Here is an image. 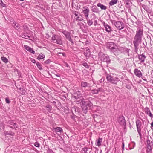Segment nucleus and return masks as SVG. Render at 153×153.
<instances>
[{
  "instance_id": "obj_36",
  "label": "nucleus",
  "mask_w": 153,
  "mask_h": 153,
  "mask_svg": "<svg viewBox=\"0 0 153 153\" xmlns=\"http://www.w3.org/2000/svg\"><path fill=\"white\" fill-rule=\"evenodd\" d=\"M5 101L6 103H7L9 104L10 103V101L8 98H5Z\"/></svg>"
},
{
  "instance_id": "obj_45",
  "label": "nucleus",
  "mask_w": 153,
  "mask_h": 153,
  "mask_svg": "<svg viewBox=\"0 0 153 153\" xmlns=\"http://www.w3.org/2000/svg\"><path fill=\"white\" fill-rule=\"evenodd\" d=\"M46 38H48L49 37V35L48 34H46Z\"/></svg>"
},
{
  "instance_id": "obj_5",
  "label": "nucleus",
  "mask_w": 153,
  "mask_h": 153,
  "mask_svg": "<svg viewBox=\"0 0 153 153\" xmlns=\"http://www.w3.org/2000/svg\"><path fill=\"white\" fill-rule=\"evenodd\" d=\"M99 56L101 61L106 62L107 63H109L110 62V59L107 55L100 53Z\"/></svg>"
},
{
  "instance_id": "obj_6",
  "label": "nucleus",
  "mask_w": 153,
  "mask_h": 153,
  "mask_svg": "<svg viewBox=\"0 0 153 153\" xmlns=\"http://www.w3.org/2000/svg\"><path fill=\"white\" fill-rule=\"evenodd\" d=\"M114 25L119 30L123 29L125 27L124 23L120 21L115 22Z\"/></svg>"
},
{
  "instance_id": "obj_14",
  "label": "nucleus",
  "mask_w": 153,
  "mask_h": 153,
  "mask_svg": "<svg viewBox=\"0 0 153 153\" xmlns=\"http://www.w3.org/2000/svg\"><path fill=\"white\" fill-rule=\"evenodd\" d=\"M84 53L86 57H88L90 55V51L88 48H85L84 49Z\"/></svg>"
},
{
  "instance_id": "obj_48",
  "label": "nucleus",
  "mask_w": 153,
  "mask_h": 153,
  "mask_svg": "<svg viewBox=\"0 0 153 153\" xmlns=\"http://www.w3.org/2000/svg\"><path fill=\"white\" fill-rule=\"evenodd\" d=\"M122 145H123V148H124V143L123 142L122 143Z\"/></svg>"
},
{
  "instance_id": "obj_40",
  "label": "nucleus",
  "mask_w": 153,
  "mask_h": 153,
  "mask_svg": "<svg viewBox=\"0 0 153 153\" xmlns=\"http://www.w3.org/2000/svg\"><path fill=\"white\" fill-rule=\"evenodd\" d=\"M50 62H51V61L50 60V59H48L46 60V61H45V62L46 64H48L49 63H50Z\"/></svg>"
},
{
  "instance_id": "obj_43",
  "label": "nucleus",
  "mask_w": 153,
  "mask_h": 153,
  "mask_svg": "<svg viewBox=\"0 0 153 153\" xmlns=\"http://www.w3.org/2000/svg\"><path fill=\"white\" fill-rule=\"evenodd\" d=\"M74 14L76 17H77L78 16V14H77L76 12H75L74 13Z\"/></svg>"
},
{
  "instance_id": "obj_11",
  "label": "nucleus",
  "mask_w": 153,
  "mask_h": 153,
  "mask_svg": "<svg viewBox=\"0 0 153 153\" xmlns=\"http://www.w3.org/2000/svg\"><path fill=\"white\" fill-rule=\"evenodd\" d=\"M135 74L139 77H141L142 76L141 72L137 69H135L134 71Z\"/></svg>"
},
{
  "instance_id": "obj_51",
  "label": "nucleus",
  "mask_w": 153,
  "mask_h": 153,
  "mask_svg": "<svg viewBox=\"0 0 153 153\" xmlns=\"http://www.w3.org/2000/svg\"><path fill=\"white\" fill-rule=\"evenodd\" d=\"M133 143H134V145H135V143L134 142H133Z\"/></svg>"
},
{
  "instance_id": "obj_39",
  "label": "nucleus",
  "mask_w": 153,
  "mask_h": 153,
  "mask_svg": "<svg viewBox=\"0 0 153 153\" xmlns=\"http://www.w3.org/2000/svg\"><path fill=\"white\" fill-rule=\"evenodd\" d=\"M152 149H146L147 153H152Z\"/></svg>"
},
{
  "instance_id": "obj_28",
  "label": "nucleus",
  "mask_w": 153,
  "mask_h": 153,
  "mask_svg": "<svg viewBox=\"0 0 153 153\" xmlns=\"http://www.w3.org/2000/svg\"><path fill=\"white\" fill-rule=\"evenodd\" d=\"M88 84L87 82H81V85L82 87H85L88 86Z\"/></svg>"
},
{
  "instance_id": "obj_1",
  "label": "nucleus",
  "mask_w": 153,
  "mask_h": 153,
  "mask_svg": "<svg viewBox=\"0 0 153 153\" xmlns=\"http://www.w3.org/2000/svg\"><path fill=\"white\" fill-rule=\"evenodd\" d=\"M143 30L141 29H138L136 31V33L133 42L135 50L137 49L139 44L141 42L142 37L143 35Z\"/></svg>"
},
{
  "instance_id": "obj_19",
  "label": "nucleus",
  "mask_w": 153,
  "mask_h": 153,
  "mask_svg": "<svg viewBox=\"0 0 153 153\" xmlns=\"http://www.w3.org/2000/svg\"><path fill=\"white\" fill-rule=\"evenodd\" d=\"M91 152L90 149H88L87 148H83L82 150V153H88Z\"/></svg>"
},
{
  "instance_id": "obj_35",
  "label": "nucleus",
  "mask_w": 153,
  "mask_h": 153,
  "mask_svg": "<svg viewBox=\"0 0 153 153\" xmlns=\"http://www.w3.org/2000/svg\"><path fill=\"white\" fill-rule=\"evenodd\" d=\"M76 19L77 20H79L80 21H82L83 20V19H82V17H80L79 16L76 17Z\"/></svg>"
},
{
  "instance_id": "obj_18",
  "label": "nucleus",
  "mask_w": 153,
  "mask_h": 153,
  "mask_svg": "<svg viewBox=\"0 0 153 153\" xmlns=\"http://www.w3.org/2000/svg\"><path fill=\"white\" fill-rule=\"evenodd\" d=\"M24 47L26 50L32 53L33 54L35 53L34 51L33 50L32 48H31L30 47H29L28 46L26 45H24Z\"/></svg>"
},
{
  "instance_id": "obj_8",
  "label": "nucleus",
  "mask_w": 153,
  "mask_h": 153,
  "mask_svg": "<svg viewBox=\"0 0 153 153\" xmlns=\"http://www.w3.org/2000/svg\"><path fill=\"white\" fill-rule=\"evenodd\" d=\"M107 46L109 49L113 50L116 49V46L113 42H108L107 44Z\"/></svg>"
},
{
  "instance_id": "obj_53",
  "label": "nucleus",
  "mask_w": 153,
  "mask_h": 153,
  "mask_svg": "<svg viewBox=\"0 0 153 153\" xmlns=\"http://www.w3.org/2000/svg\"><path fill=\"white\" fill-rule=\"evenodd\" d=\"M152 117H153V115H152Z\"/></svg>"
},
{
  "instance_id": "obj_34",
  "label": "nucleus",
  "mask_w": 153,
  "mask_h": 153,
  "mask_svg": "<svg viewBox=\"0 0 153 153\" xmlns=\"http://www.w3.org/2000/svg\"><path fill=\"white\" fill-rule=\"evenodd\" d=\"M93 23V22L91 20H89L87 22V23L88 25L89 26H91V25H92Z\"/></svg>"
},
{
  "instance_id": "obj_22",
  "label": "nucleus",
  "mask_w": 153,
  "mask_h": 153,
  "mask_svg": "<svg viewBox=\"0 0 153 153\" xmlns=\"http://www.w3.org/2000/svg\"><path fill=\"white\" fill-rule=\"evenodd\" d=\"M102 141V138L99 137L98 139L97 140V145L100 146L101 145V143Z\"/></svg>"
},
{
  "instance_id": "obj_4",
  "label": "nucleus",
  "mask_w": 153,
  "mask_h": 153,
  "mask_svg": "<svg viewBox=\"0 0 153 153\" xmlns=\"http://www.w3.org/2000/svg\"><path fill=\"white\" fill-rule=\"evenodd\" d=\"M106 78L108 81L114 84H116L118 82L120 81V79L118 78L112 77L109 75H107Z\"/></svg>"
},
{
  "instance_id": "obj_33",
  "label": "nucleus",
  "mask_w": 153,
  "mask_h": 153,
  "mask_svg": "<svg viewBox=\"0 0 153 153\" xmlns=\"http://www.w3.org/2000/svg\"><path fill=\"white\" fill-rule=\"evenodd\" d=\"M86 104H87V106H88V107H90L92 106L93 104L92 103H91L90 102H86Z\"/></svg>"
},
{
  "instance_id": "obj_20",
  "label": "nucleus",
  "mask_w": 153,
  "mask_h": 153,
  "mask_svg": "<svg viewBox=\"0 0 153 153\" xmlns=\"http://www.w3.org/2000/svg\"><path fill=\"white\" fill-rule=\"evenodd\" d=\"M97 6V7H100L102 10H105L107 8L106 6L101 4L100 3H98Z\"/></svg>"
},
{
  "instance_id": "obj_2",
  "label": "nucleus",
  "mask_w": 153,
  "mask_h": 153,
  "mask_svg": "<svg viewBox=\"0 0 153 153\" xmlns=\"http://www.w3.org/2000/svg\"><path fill=\"white\" fill-rule=\"evenodd\" d=\"M80 97V95H77V96H74L73 97V98H74L76 100V103L77 104L81 103V105L82 107V110L85 113H86L87 112V110L88 109V107L86 104V102H85L84 100H77Z\"/></svg>"
},
{
  "instance_id": "obj_17",
  "label": "nucleus",
  "mask_w": 153,
  "mask_h": 153,
  "mask_svg": "<svg viewBox=\"0 0 153 153\" xmlns=\"http://www.w3.org/2000/svg\"><path fill=\"white\" fill-rule=\"evenodd\" d=\"M102 89L99 88L97 89H94L91 90V93L93 94H97L99 92L102 91Z\"/></svg>"
},
{
  "instance_id": "obj_29",
  "label": "nucleus",
  "mask_w": 153,
  "mask_h": 153,
  "mask_svg": "<svg viewBox=\"0 0 153 153\" xmlns=\"http://www.w3.org/2000/svg\"><path fill=\"white\" fill-rule=\"evenodd\" d=\"M1 59L4 62L7 63L8 62V60L5 57H2L1 58Z\"/></svg>"
},
{
  "instance_id": "obj_44",
  "label": "nucleus",
  "mask_w": 153,
  "mask_h": 153,
  "mask_svg": "<svg viewBox=\"0 0 153 153\" xmlns=\"http://www.w3.org/2000/svg\"><path fill=\"white\" fill-rule=\"evenodd\" d=\"M31 61L34 63H35V60L34 59H32L31 60Z\"/></svg>"
},
{
  "instance_id": "obj_7",
  "label": "nucleus",
  "mask_w": 153,
  "mask_h": 153,
  "mask_svg": "<svg viewBox=\"0 0 153 153\" xmlns=\"http://www.w3.org/2000/svg\"><path fill=\"white\" fill-rule=\"evenodd\" d=\"M137 131L139 134H140L141 132V122L139 120H137L136 122Z\"/></svg>"
},
{
  "instance_id": "obj_30",
  "label": "nucleus",
  "mask_w": 153,
  "mask_h": 153,
  "mask_svg": "<svg viewBox=\"0 0 153 153\" xmlns=\"http://www.w3.org/2000/svg\"><path fill=\"white\" fill-rule=\"evenodd\" d=\"M36 65L38 68L40 70H42V66L41 65V64L39 62H37L36 64Z\"/></svg>"
},
{
  "instance_id": "obj_32",
  "label": "nucleus",
  "mask_w": 153,
  "mask_h": 153,
  "mask_svg": "<svg viewBox=\"0 0 153 153\" xmlns=\"http://www.w3.org/2000/svg\"><path fill=\"white\" fill-rule=\"evenodd\" d=\"M46 107V108H47V110L48 111H49L51 110L52 108L51 106L50 105H47Z\"/></svg>"
},
{
  "instance_id": "obj_47",
  "label": "nucleus",
  "mask_w": 153,
  "mask_h": 153,
  "mask_svg": "<svg viewBox=\"0 0 153 153\" xmlns=\"http://www.w3.org/2000/svg\"><path fill=\"white\" fill-rule=\"evenodd\" d=\"M65 66L67 67H68V64L66 63H65Z\"/></svg>"
},
{
  "instance_id": "obj_49",
  "label": "nucleus",
  "mask_w": 153,
  "mask_h": 153,
  "mask_svg": "<svg viewBox=\"0 0 153 153\" xmlns=\"http://www.w3.org/2000/svg\"><path fill=\"white\" fill-rule=\"evenodd\" d=\"M140 135V137L141 138V134H139Z\"/></svg>"
},
{
  "instance_id": "obj_50",
  "label": "nucleus",
  "mask_w": 153,
  "mask_h": 153,
  "mask_svg": "<svg viewBox=\"0 0 153 153\" xmlns=\"http://www.w3.org/2000/svg\"><path fill=\"white\" fill-rule=\"evenodd\" d=\"M56 75V76H59V77L60 76H59V75Z\"/></svg>"
},
{
  "instance_id": "obj_16",
  "label": "nucleus",
  "mask_w": 153,
  "mask_h": 153,
  "mask_svg": "<svg viewBox=\"0 0 153 153\" xmlns=\"http://www.w3.org/2000/svg\"><path fill=\"white\" fill-rule=\"evenodd\" d=\"M104 26L105 29V30L108 32H110L111 31V27L109 26L107 24L104 23Z\"/></svg>"
},
{
  "instance_id": "obj_9",
  "label": "nucleus",
  "mask_w": 153,
  "mask_h": 153,
  "mask_svg": "<svg viewBox=\"0 0 153 153\" xmlns=\"http://www.w3.org/2000/svg\"><path fill=\"white\" fill-rule=\"evenodd\" d=\"M118 121L119 123L121 125L125 127L126 125L125 120L123 117H120L118 120Z\"/></svg>"
},
{
  "instance_id": "obj_31",
  "label": "nucleus",
  "mask_w": 153,
  "mask_h": 153,
  "mask_svg": "<svg viewBox=\"0 0 153 153\" xmlns=\"http://www.w3.org/2000/svg\"><path fill=\"white\" fill-rule=\"evenodd\" d=\"M82 65L84 66L86 68H89V66L86 62H83L82 63Z\"/></svg>"
},
{
  "instance_id": "obj_10",
  "label": "nucleus",
  "mask_w": 153,
  "mask_h": 153,
  "mask_svg": "<svg viewBox=\"0 0 153 153\" xmlns=\"http://www.w3.org/2000/svg\"><path fill=\"white\" fill-rule=\"evenodd\" d=\"M62 33L65 35V37L67 39H68L69 41L73 43V42H72V39L70 36V33L64 31L62 32Z\"/></svg>"
},
{
  "instance_id": "obj_3",
  "label": "nucleus",
  "mask_w": 153,
  "mask_h": 153,
  "mask_svg": "<svg viewBox=\"0 0 153 153\" xmlns=\"http://www.w3.org/2000/svg\"><path fill=\"white\" fill-rule=\"evenodd\" d=\"M51 42L59 45H61L62 44L61 37L57 35H54L52 36Z\"/></svg>"
},
{
  "instance_id": "obj_42",
  "label": "nucleus",
  "mask_w": 153,
  "mask_h": 153,
  "mask_svg": "<svg viewBox=\"0 0 153 153\" xmlns=\"http://www.w3.org/2000/svg\"><path fill=\"white\" fill-rule=\"evenodd\" d=\"M97 109L98 110V111H101L100 110L101 109V108L100 107H97Z\"/></svg>"
},
{
  "instance_id": "obj_24",
  "label": "nucleus",
  "mask_w": 153,
  "mask_h": 153,
  "mask_svg": "<svg viewBox=\"0 0 153 153\" xmlns=\"http://www.w3.org/2000/svg\"><path fill=\"white\" fill-rule=\"evenodd\" d=\"M12 26L17 30L20 27L19 25L18 24L16 23V22L13 23Z\"/></svg>"
},
{
  "instance_id": "obj_38",
  "label": "nucleus",
  "mask_w": 153,
  "mask_h": 153,
  "mask_svg": "<svg viewBox=\"0 0 153 153\" xmlns=\"http://www.w3.org/2000/svg\"><path fill=\"white\" fill-rule=\"evenodd\" d=\"M13 126H11L12 128H17V124L15 123H13Z\"/></svg>"
},
{
  "instance_id": "obj_26",
  "label": "nucleus",
  "mask_w": 153,
  "mask_h": 153,
  "mask_svg": "<svg viewBox=\"0 0 153 153\" xmlns=\"http://www.w3.org/2000/svg\"><path fill=\"white\" fill-rule=\"evenodd\" d=\"M21 36L22 38H25L27 39H29V38L30 37V36L26 35V34L25 33H23L21 35Z\"/></svg>"
},
{
  "instance_id": "obj_23",
  "label": "nucleus",
  "mask_w": 153,
  "mask_h": 153,
  "mask_svg": "<svg viewBox=\"0 0 153 153\" xmlns=\"http://www.w3.org/2000/svg\"><path fill=\"white\" fill-rule=\"evenodd\" d=\"M146 110L147 114L150 117H152V115L150 112V110L148 108H146Z\"/></svg>"
},
{
  "instance_id": "obj_13",
  "label": "nucleus",
  "mask_w": 153,
  "mask_h": 153,
  "mask_svg": "<svg viewBox=\"0 0 153 153\" xmlns=\"http://www.w3.org/2000/svg\"><path fill=\"white\" fill-rule=\"evenodd\" d=\"M146 143L147 149H152V146H153L152 141H150L148 139L146 141Z\"/></svg>"
},
{
  "instance_id": "obj_37",
  "label": "nucleus",
  "mask_w": 153,
  "mask_h": 153,
  "mask_svg": "<svg viewBox=\"0 0 153 153\" xmlns=\"http://www.w3.org/2000/svg\"><path fill=\"white\" fill-rule=\"evenodd\" d=\"M34 145L36 147H39L40 146V144L38 142H36L34 143Z\"/></svg>"
},
{
  "instance_id": "obj_25",
  "label": "nucleus",
  "mask_w": 153,
  "mask_h": 153,
  "mask_svg": "<svg viewBox=\"0 0 153 153\" xmlns=\"http://www.w3.org/2000/svg\"><path fill=\"white\" fill-rule=\"evenodd\" d=\"M117 0H112L109 3L110 5L112 6L116 4L117 2Z\"/></svg>"
},
{
  "instance_id": "obj_21",
  "label": "nucleus",
  "mask_w": 153,
  "mask_h": 153,
  "mask_svg": "<svg viewBox=\"0 0 153 153\" xmlns=\"http://www.w3.org/2000/svg\"><path fill=\"white\" fill-rule=\"evenodd\" d=\"M55 131L56 132H58L61 133H63V130L61 128L57 127L54 129Z\"/></svg>"
},
{
  "instance_id": "obj_27",
  "label": "nucleus",
  "mask_w": 153,
  "mask_h": 153,
  "mask_svg": "<svg viewBox=\"0 0 153 153\" xmlns=\"http://www.w3.org/2000/svg\"><path fill=\"white\" fill-rule=\"evenodd\" d=\"M45 56L43 54L41 53L38 56L37 58V59H43L45 57Z\"/></svg>"
},
{
  "instance_id": "obj_54",
  "label": "nucleus",
  "mask_w": 153,
  "mask_h": 153,
  "mask_svg": "<svg viewBox=\"0 0 153 153\" xmlns=\"http://www.w3.org/2000/svg\"><path fill=\"white\" fill-rule=\"evenodd\" d=\"M152 82H153V81H152Z\"/></svg>"
},
{
  "instance_id": "obj_46",
  "label": "nucleus",
  "mask_w": 153,
  "mask_h": 153,
  "mask_svg": "<svg viewBox=\"0 0 153 153\" xmlns=\"http://www.w3.org/2000/svg\"><path fill=\"white\" fill-rule=\"evenodd\" d=\"M151 127H153V122H152L151 123Z\"/></svg>"
},
{
  "instance_id": "obj_41",
  "label": "nucleus",
  "mask_w": 153,
  "mask_h": 153,
  "mask_svg": "<svg viewBox=\"0 0 153 153\" xmlns=\"http://www.w3.org/2000/svg\"><path fill=\"white\" fill-rule=\"evenodd\" d=\"M23 28L24 29L26 30H27L28 28L27 26L25 25H24L23 26Z\"/></svg>"
},
{
  "instance_id": "obj_52",
  "label": "nucleus",
  "mask_w": 153,
  "mask_h": 153,
  "mask_svg": "<svg viewBox=\"0 0 153 153\" xmlns=\"http://www.w3.org/2000/svg\"><path fill=\"white\" fill-rule=\"evenodd\" d=\"M53 102L54 103H56V102H55V101H53Z\"/></svg>"
},
{
  "instance_id": "obj_12",
  "label": "nucleus",
  "mask_w": 153,
  "mask_h": 153,
  "mask_svg": "<svg viewBox=\"0 0 153 153\" xmlns=\"http://www.w3.org/2000/svg\"><path fill=\"white\" fill-rule=\"evenodd\" d=\"M83 9H84L83 10V13L86 18H88V13L89 11V9L88 7H83Z\"/></svg>"
},
{
  "instance_id": "obj_15",
  "label": "nucleus",
  "mask_w": 153,
  "mask_h": 153,
  "mask_svg": "<svg viewBox=\"0 0 153 153\" xmlns=\"http://www.w3.org/2000/svg\"><path fill=\"white\" fill-rule=\"evenodd\" d=\"M138 58L140 61L143 62H144L145 59L146 58V56L143 54L141 55H138Z\"/></svg>"
}]
</instances>
